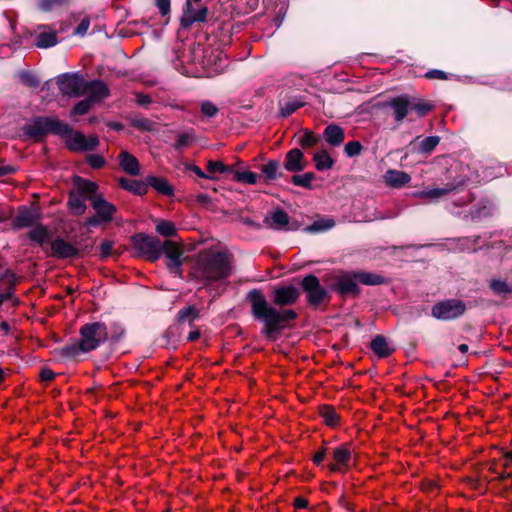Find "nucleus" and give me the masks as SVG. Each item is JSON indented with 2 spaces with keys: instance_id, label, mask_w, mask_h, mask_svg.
Instances as JSON below:
<instances>
[{
  "instance_id": "bb28decb",
  "label": "nucleus",
  "mask_w": 512,
  "mask_h": 512,
  "mask_svg": "<svg viewBox=\"0 0 512 512\" xmlns=\"http://www.w3.org/2000/svg\"><path fill=\"white\" fill-rule=\"evenodd\" d=\"M119 186L137 196H143L147 193L146 178L144 180H133L121 177L118 181Z\"/></svg>"
},
{
  "instance_id": "864d4df0",
  "label": "nucleus",
  "mask_w": 512,
  "mask_h": 512,
  "mask_svg": "<svg viewBox=\"0 0 512 512\" xmlns=\"http://www.w3.org/2000/svg\"><path fill=\"white\" fill-rule=\"evenodd\" d=\"M94 102L86 97L85 99L77 102L71 110V115H85L89 112Z\"/></svg>"
},
{
  "instance_id": "6e6d98bb",
  "label": "nucleus",
  "mask_w": 512,
  "mask_h": 512,
  "mask_svg": "<svg viewBox=\"0 0 512 512\" xmlns=\"http://www.w3.org/2000/svg\"><path fill=\"white\" fill-rule=\"evenodd\" d=\"M362 150H363V146L357 140L347 142L344 147V152H345L346 156L350 157V158L359 156L361 154Z\"/></svg>"
},
{
  "instance_id": "f704fd0d",
  "label": "nucleus",
  "mask_w": 512,
  "mask_h": 512,
  "mask_svg": "<svg viewBox=\"0 0 512 512\" xmlns=\"http://www.w3.org/2000/svg\"><path fill=\"white\" fill-rule=\"evenodd\" d=\"M208 13H209V9L206 6H203V7L199 8L198 10H196V12L194 13L193 16L181 17L180 18V26L185 30H189L191 28V26L196 22H198V23L206 22Z\"/></svg>"
},
{
  "instance_id": "a18cd8bd",
  "label": "nucleus",
  "mask_w": 512,
  "mask_h": 512,
  "mask_svg": "<svg viewBox=\"0 0 512 512\" xmlns=\"http://www.w3.org/2000/svg\"><path fill=\"white\" fill-rule=\"evenodd\" d=\"M207 174L214 176L216 173L224 174L234 172V165H226L222 161L209 160L207 162Z\"/></svg>"
},
{
  "instance_id": "4be33fe9",
  "label": "nucleus",
  "mask_w": 512,
  "mask_h": 512,
  "mask_svg": "<svg viewBox=\"0 0 512 512\" xmlns=\"http://www.w3.org/2000/svg\"><path fill=\"white\" fill-rule=\"evenodd\" d=\"M325 141L332 147H339L345 139L344 129L337 124H329L323 131Z\"/></svg>"
},
{
  "instance_id": "37998d69",
  "label": "nucleus",
  "mask_w": 512,
  "mask_h": 512,
  "mask_svg": "<svg viewBox=\"0 0 512 512\" xmlns=\"http://www.w3.org/2000/svg\"><path fill=\"white\" fill-rule=\"evenodd\" d=\"M155 230L158 234L167 238L177 236V229L172 221L159 220L155 226Z\"/></svg>"
},
{
  "instance_id": "423d86ee",
  "label": "nucleus",
  "mask_w": 512,
  "mask_h": 512,
  "mask_svg": "<svg viewBox=\"0 0 512 512\" xmlns=\"http://www.w3.org/2000/svg\"><path fill=\"white\" fill-rule=\"evenodd\" d=\"M130 242L139 257L150 262H155L161 257L162 241L157 236L139 232L130 237Z\"/></svg>"
},
{
  "instance_id": "20e7f679",
  "label": "nucleus",
  "mask_w": 512,
  "mask_h": 512,
  "mask_svg": "<svg viewBox=\"0 0 512 512\" xmlns=\"http://www.w3.org/2000/svg\"><path fill=\"white\" fill-rule=\"evenodd\" d=\"M41 213L39 209L33 206L20 205L17 207L16 215L11 219V228L15 231L24 228H32L27 237L32 242L37 243L44 249L51 238V234L47 226L41 224Z\"/></svg>"
},
{
  "instance_id": "b1692460",
  "label": "nucleus",
  "mask_w": 512,
  "mask_h": 512,
  "mask_svg": "<svg viewBox=\"0 0 512 512\" xmlns=\"http://www.w3.org/2000/svg\"><path fill=\"white\" fill-rule=\"evenodd\" d=\"M146 184L147 189L151 187L161 195L168 197L174 195V188L165 177L149 175L146 177Z\"/></svg>"
},
{
  "instance_id": "2eb2a0df",
  "label": "nucleus",
  "mask_w": 512,
  "mask_h": 512,
  "mask_svg": "<svg viewBox=\"0 0 512 512\" xmlns=\"http://www.w3.org/2000/svg\"><path fill=\"white\" fill-rule=\"evenodd\" d=\"M410 104V94H401L384 102L383 107L391 108L395 121L401 123L410 112Z\"/></svg>"
},
{
  "instance_id": "dca6fc26",
  "label": "nucleus",
  "mask_w": 512,
  "mask_h": 512,
  "mask_svg": "<svg viewBox=\"0 0 512 512\" xmlns=\"http://www.w3.org/2000/svg\"><path fill=\"white\" fill-rule=\"evenodd\" d=\"M72 182L75 186L74 191H77L82 197L86 200H90L97 198L99 186L96 182L91 181L89 179L83 178L78 175H74L72 177Z\"/></svg>"
},
{
  "instance_id": "2f4dec72",
  "label": "nucleus",
  "mask_w": 512,
  "mask_h": 512,
  "mask_svg": "<svg viewBox=\"0 0 512 512\" xmlns=\"http://www.w3.org/2000/svg\"><path fill=\"white\" fill-rule=\"evenodd\" d=\"M385 180L389 186L400 188L411 181V176L404 171L388 170L385 175Z\"/></svg>"
},
{
  "instance_id": "f257e3e1",
  "label": "nucleus",
  "mask_w": 512,
  "mask_h": 512,
  "mask_svg": "<svg viewBox=\"0 0 512 512\" xmlns=\"http://www.w3.org/2000/svg\"><path fill=\"white\" fill-rule=\"evenodd\" d=\"M301 291L293 285H280L271 292L272 302L269 303L262 290L254 288L247 292L246 301L251 306V315L263 323L261 335L270 341H276L280 333L289 328V322L298 318L293 309H277L294 305Z\"/></svg>"
},
{
  "instance_id": "ea45409f",
  "label": "nucleus",
  "mask_w": 512,
  "mask_h": 512,
  "mask_svg": "<svg viewBox=\"0 0 512 512\" xmlns=\"http://www.w3.org/2000/svg\"><path fill=\"white\" fill-rule=\"evenodd\" d=\"M464 184V181L461 180L457 184L454 183H447L445 187L443 188H433L427 191L423 192V195L430 199H437L440 198L454 190H456L459 186H462Z\"/></svg>"
},
{
  "instance_id": "393cba45",
  "label": "nucleus",
  "mask_w": 512,
  "mask_h": 512,
  "mask_svg": "<svg viewBox=\"0 0 512 512\" xmlns=\"http://www.w3.org/2000/svg\"><path fill=\"white\" fill-rule=\"evenodd\" d=\"M410 103V112H414L419 118L425 117L435 108L433 102L414 95H410Z\"/></svg>"
},
{
  "instance_id": "f8f14e48",
  "label": "nucleus",
  "mask_w": 512,
  "mask_h": 512,
  "mask_svg": "<svg viewBox=\"0 0 512 512\" xmlns=\"http://www.w3.org/2000/svg\"><path fill=\"white\" fill-rule=\"evenodd\" d=\"M160 251L161 255H164L167 259L166 267L169 272L181 277L184 262L182 247L172 240H165L162 241Z\"/></svg>"
},
{
  "instance_id": "49530a36",
  "label": "nucleus",
  "mask_w": 512,
  "mask_h": 512,
  "mask_svg": "<svg viewBox=\"0 0 512 512\" xmlns=\"http://www.w3.org/2000/svg\"><path fill=\"white\" fill-rule=\"evenodd\" d=\"M319 142L320 137L308 129H305L298 139V143L303 149L315 147Z\"/></svg>"
},
{
  "instance_id": "338daca9",
  "label": "nucleus",
  "mask_w": 512,
  "mask_h": 512,
  "mask_svg": "<svg viewBox=\"0 0 512 512\" xmlns=\"http://www.w3.org/2000/svg\"><path fill=\"white\" fill-rule=\"evenodd\" d=\"M424 77L427 79H430V80H432V79L447 80L448 74L442 70L431 69L425 73Z\"/></svg>"
},
{
  "instance_id": "e433bc0d",
  "label": "nucleus",
  "mask_w": 512,
  "mask_h": 512,
  "mask_svg": "<svg viewBox=\"0 0 512 512\" xmlns=\"http://www.w3.org/2000/svg\"><path fill=\"white\" fill-rule=\"evenodd\" d=\"M493 212L494 207L492 204L489 202H480L471 209L470 215L473 220H480L493 216Z\"/></svg>"
},
{
  "instance_id": "8fccbe9b",
  "label": "nucleus",
  "mask_w": 512,
  "mask_h": 512,
  "mask_svg": "<svg viewBox=\"0 0 512 512\" xmlns=\"http://www.w3.org/2000/svg\"><path fill=\"white\" fill-rule=\"evenodd\" d=\"M279 167L280 161L278 160H269L266 164L261 166V172L263 173L266 182L276 180V174Z\"/></svg>"
},
{
  "instance_id": "a19ab883",
  "label": "nucleus",
  "mask_w": 512,
  "mask_h": 512,
  "mask_svg": "<svg viewBox=\"0 0 512 512\" xmlns=\"http://www.w3.org/2000/svg\"><path fill=\"white\" fill-rule=\"evenodd\" d=\"M58 43L56 32H42L36 37L35 45L38 48H50Z\"/></svg>"
},
{
  "instance_id": "aec40b11",
  "label": "nucleus",
  "mask_w": 512,
  "mask_h": 512,
  "mask_svg": "<svg viewBox=\"0 0 512 512\" xmlns=\"http://www.w3.org/2000/svg\"><path fill=\"white\" fill-rule=\"evenodd\" d=\"M67 209L73 216H82L86 210V199L78 194L74 189L68 191Z\"/></svg>"
},
{
  "instance_id": "0eeeda50",
  "label": "nucleus",
  "mask_w": 512,
  "mask_h": 512,
  "mask_svg": "<svg viewBox=\"0 0 512 512\" xmlns=\"http://www.w3.org/2000/svg\"><path fill=\"white\" fill-rule=\"evenodd\" d=\"M356 271H340L333 275L329 287L341 298H358L361 295V288L358 285Z\"/></svg>"
},
{
  "instance_id": "13d9d810",
  "label": "nucleus",
  "mask_w": 512,
  "mask_h": 512,
  "mask_svg": "<svg viewBox=\"0 0 512 512\" xmlns=\"http://www.w3.org/2000/svg\"><path fill=\"white\" fill-rule=\"evenodd\" d=\"M86 162L93 169H101L105 166L106 160L103 156L99 154H88L86 155Z\"/></svg>"
},
{
  "instance_id": "052dcab7",
  "label": "nucleus",
  "mask_w": 512,
  "mask_h": 512,
  "mask_svg": "<svg viewBox=\"0 0 512 512\" xmlns=\"http://www.w3.org/2000/svg\"><path fill=\"white\" fill-rule=\"evenodd\" d=\"M201 112L209 117V118H212V117H215L218 112H219V109L217 108V106L212 103L211 101H204L202 104H201Z\"/></svg>"
},
{
  "instance_id": "4d7b16f0",
  "label": "nucleus",
  "mask_w": 512,
  "mask_h": 512,
  "mask_svg": "<svg viewBox=\"0 0 512 512\" xmlns=\"http://www.w3.org/2000/svg\"><path fill=\"white\" fill-rule=\"evenodd\" d=\"M194 139L193 133L184 132L178 135L177 140L175 142L174 149L177 151H181L182 149L188 147L192 140Z\"/></svg>"
},
{
  "instance_id": "69168bd1",
  "label": "nucleus",
  "mask_w": 512,
  "mask_h": 512,
  "mask_svg": "<svg viewBox=\"0 0 512 512\" xmlns=\"http://www.w3.org/2000/svg\"><path fill=\"white\" fill-rule=\"evenodd\" d=\"M1 277H2V282H5L7 284V286H9V285L16 286L17 276L12 270L5 269L3 271V274L1 275Z\"/></svg>"
},
{
  "instance_id": "5fc2aeb1",
  "label": "nucleus",
  "mask_w": 512,
  "mask_h": 512,
  "mask_svg": "<svg viewBox=\"0 0 512 512\" xmlns=\"http://www.w3.org/2000/svg\"><path fill=\"white\" fill-rule=\"evenodd\" d=\"M302 106H304V103L297 99L288 101L280 107V114L282 117H288Z\"/></svg>"
},
{
  "instance_id": "6e6552de",
  "label": "nucleus",
  "mask_w": 512,
  "mask_h": 512,
  "mask_svg": "<svg viewBox=\"0 0 512 512\" xmlns=\"http://www.w3.org/2000/svg\"><path fill=\"white\" fill-rule=\"evenodd\" d=\"M302 292L306 295L307 304L313 308L330 300L328 290L323 287L320 280L314 274H308L299 283Z\"/></svg>"
},
{
  "instance_id": "680f3d73",
  "label": "nucleus",
  "mask_w": 512,
  "mask_h": 512,
  "mask_svg": "<svg viewBox=\"0 0 512 512\" xmlns=\"http://www.w3.org/2000/svg\"><path fill=\"white\" fill-rule=\"evenodd\" d=\"M155 6L158 8L161 16L165 17L170 14L171 1L170 0H154Z\"/></svg>"
},
{
  "instance_id": "0e129e2a",
  "label": "nucleus",
  "mask_w": 512,
  "mask_h": 512,
  "mask_svg": "<svg viewBox=\"0 0 512 512\" xmlns=\"http://www.w3.org/2000/svg\"><path fill=\"white\" fill-rule=\"evenodd\" d=\"M135 102L137 105L147 108L152 103V97L149 94H144L141 92L135 93Z\"/></svg>"
},
{
  "instance_id": "c85d7f7f",
  "label": "nucleus",
  "mask_w": 512,
  "mask_h": 512,
  "mask_svg": "<svg viewBox=\"0 0 512 512\" xmlns=\"http://www.w3.org/2000/svg\"><path fill=\"white\" fill-rule=\"evenodd\" d=\"M358 283L367 285V286H379L384 285L388 281L387 279L381 275L374 272L364 271V270H355Z\"/></svg>"
},
{
  "instance_id": "79ce46f5",
  "label": "nucleus",
  "mask_w": 512,
  "mask_h": 512,
  "mask_svg": "<svg viewBox=\"0 0 512 512\" xmlns=\"http://www.w3.org/2000/svg\"><path fill=\"white\" fill-rule=\"evenodd\" d=\"M19 81L26 87L29 88H37L39 87L41 81L36 75V73L30 70H22L17 75Z\"/></svg>"
},
{
  "instance_id": "7c9ffc66",
  "label": "nucleus",
  "mask_w": 512,
  "mask_h": 512,
  "mask_svg": "<svg viewBox=\"0 0 512 512\" xmlns=\"http://www.w3.org/2000/svg\"><path fill=\"white\" fill-rule=\"evenodd\" d=\"M68 139L65 141L66 148L71 152H86V136L80 132H74L72 130V134L66 135Z\"/></svg>"
},
{
  "instance_id": "4468645a",
  "label": "nucleus",
  "mask_w": 512,
  "mask_h": 512,
  "mask_svg": "<svg viewBox=\"0 0 512 512\" xmlns=\"http://www.w3.org/2000/svg\"><path fill=\"white\" fill-rule=\"evenodd\" d=\"M349 443H343L333 450L332 458L333 463L326 465V468L330 473H336L342 471L344 468L350 466L352 460V451Z\"/></svg>"
},
{
  "instance_id": "ddd939ff",
  "label": "nucleus",
  "mask_w": 512,
  "mask_h": 512,
  "mask_svg": "<svg viewBox=\"0 0 512 512\" xmlns=\"http://www.w3.org/2000/svg\"><path fill=\"white\" fill-rule=\"evenodd\" d=\"M50 249L52 256L58 259H73L78 257L81 252H88L87 246L83 249H80L62 237H57L51 241Z\"/></svg>"
},
{
  "instance_id": "a211bd4d",
  "label": "nucleus",
  "mask_w": 512,
  "mask_h": 512,
  "mask_svg": "<svg viewBox=\"0 0 512 512\" xmlns=\"http://www.w3.org/2000/svg\"><path fill=\"white\" fill-rule=\"evenodd\" d=\"M80 345L78 339H70L66 345L55 348L52 353L58 360H76L81 354H86Z\"/></svg>"
},
{
  "instance_id": "c9c22d12",
  "label": "nucleus",
  "mask_w": 512,
  "mask_h": 512,
  "mask_svg": "<svg viewBox=\"0 0 512 512\" xmlns=\"http://www.w3.org/2000/svg\"><path fill=\"white\" fill-rule=\"evenodd\" d=\"M489 288L491 291L502 298L512 297V284L501 279H492L489 282Z\"/></svg>"
},
{
  "instance_id": "09e8293b",
  "label": "nucleus",
  "mask_w": 512,
  "mask_h": 512,
  "mask_svg": "<svg viewBox=\"0 0 512 512\" xmlns=\"http://www.w3.org/2000/svg\"><path fill=\"white\" fill-rule=\"evenodd\" d=\"M316 178L315 173L306 172L302 175L294 174L291 176L290 181L299 187H303L305 189H312V181Z\"/></svg>"
},
{
  "instance_id": "1a4fd4ad",
  "label": "nucleus",
  "mask_w": 512,
  "mask_h": 512,
  "mask_svg": "<svg viewBox=\"0 0 512 512\" xmlns=\"http://www.w3.org/2000/svg\"><path fill=\"white\" fill-rule=\"evenodd\" d=\"M91 206L95 211V214L85 219L83 226L86 227H97L101 223H110L117 212V207L113 203L107 201L102 194L98 195L97 198L92 199Z\"/></svg>"
},
{
  "instance_id": "e2e57ef3",
  "label": "nucleus",
  "mask_w": 512,
  "mask_h": 512,
  "mask_svg": "<svg viewBox=\"0 0 512 512\" xmlns=\"http://www.w3.org/2000/svg\"><path fill=\"white\" fill-rule=\"evenodd\" d=\"M113 242L110 240H103L99 246L100 258L106 259L112 254Z\"/></svg>"
},
{
  "instance_id": "7ed1b4c3",
  "label": "nucleus",
  "mask_w": 512,
  "mask_h": 512,
  "mask_svg": "<svg viewBox=\"0 0 512 512\" xmlns=\"http://www.w3.org/2000/svg\"><path fill=\"white\" fill-rule=\"evenodd\" d=\"M23 140L42 143L49 135L66 136L72 134V127L56 116H34L22 127Z\"/></svg>"
},
{
  "instance_id": "de8ad7c7",
  "label": "nucleus",
  "mask_w": 512,
  "mask_h": 512,
  "mask_svg": "<svg viewBox=\"0 0 512 512\" xmlns=\"http://www.w3.org/2000/svg\"><path fill=\"white\" fill-rule=\"evenodd\" d=\"M440 142L439 136H428L420 141L417 152L423 155H429Z\"/></svg>"
},
{
  "instance_id": "9b49d317",
  "label": "nucleus",
  "mask_w": 512,
  "mask_h": 512,
  "mask_svg": "<svg viewBox=\"0 0 512 512\" xmlns=\"http://www.w3.org/2000/svg\"><path fill=\"white\" fill-rule=\"evenodd\" d=\"M466 310L467 305L464 301L450 298L435 303L431 315L441 321H451L463 316Z\"/></svg>"
},
{
  "instance_id": "603ef678",
  "label": "nucleus",
  "mask_w": 512,
  "mask_h": 512,
  "mask_svg": "<svg viewBox=\"0 0 512 512\" xmlns=\"http://www.w3.org/2000/svg\"><path fill=\"white\" fill-rule=\"evenodd\" d=\"M70 0H38L37 6L43 12H50L54 9L68 6Z\"/></svg>"
},
{
  "instance_id": "a878e982",
  "label": "nucleus",
  "mask_w": 512,
  "mask_h": 512,
  "mask_svg": "<svg viewBox=\"0 0 512 512\" xmlns=\"http://www.w3.org/2000/svg\"><path fill=\"white\" fill-rule=\"evenodd\" d=\"M290 217L286 211L281 208H277L271 215L265 216L263 223L276 230L283 229L287 225H289Z\"/></svg>"
},
{
  "instance_id": "bf43d9fd",
  "label": "nucleus",
  "mask_w": 512,
  "mask_h": 512,
  "mask_svg": "<svg viewBox=\"0 0 512 512\" xmlns=\"http://www.w3.org/2000/svg\"><path fill=\"white\" fill-rule=\"evenodd\" d=\"M184 169L186 171H190L195 173L198 177L202 179H208V180H216L217 178L212 175H208L205 173L199 166L195 165L194 163H185Z\"/></svg>"
},
{
  "instance_id": "c756f323",
  "label": "nucleus",
  "mask_w": 512,
  "mask_h": 512,
  "mask_svg": "<svg viewBox=\"0 0 512 512\" xmlns=\"http://www.w3.org/2000/svg\"><path fill=\"white\" fill-rule=\"evenodd\" d=\"M318 412L327 426L334 428L340 425L341 417L334 406L328 404L320 405Z\"/></svg>"
},
{
  "instance_id": "39448f33",
  "label": "nucleus",
  "mask_w": 512,
  "mask_h": 512,
  "mask_svg": "<svg viewBox=\"0 0 512 512\" xmlns=\"http://www.w3.org/2000/svg\"><path fill=\"white\" fill-rule=\"evenodd\" d=\"M80 349L86 353L96 350L102 343L108 341V327L104 322H90L79 329Z\"/></svg>"
},
{
  "instance_id": "473e14b6",
  "label": "nucleus",
  "mask_w": 512,
  "mask_h": 512,
  "mask_svg": "<svg viewBox=\"0 0 512 512\" xmlns=\"http://www.w3.org/2000/svg\"><path fill=\"white\" fill-rule=\"evenodd\" d=\"M200 317L199 310L194 305H188L182 307L176 315V321L179 324L188 322L190 327H194V322Z\"/></svg>"
},
{
  "instance_id": "cd10ccee",
  "label": "nucleus",
  "mask_w": 512,
  "mask_h": 512,
  "mask_svg": "<svg viewBox=\"0 0 512 512\" xmlns=\"http://www.w3.org/2000/svg\"><path fill=\"white\" fill-rule=\"evenodd\" d=\"M180 338V328L178 325H170L160 338V346L167 349H176Z\"/></svg>"
},
{
  "instance_id": "58836bf2",
  "label": "nucleus",
  "mask_w": 512,
  "mask_h": 512,
  "mask_svg": "<svg viewBox=\"0 0 512 512\" xmlns=\"http://www.w3.org/2000/svg\"><path fill=\"white\" fill-rule=\"evenodd\" d=\"M335 226V221L332 218H320L315 220L311 225L306 226L303 230L307 233H320L325 232Z\"/></svg>"
},
{
  "instance_id": "6ab92c4d",
  "label": "nucleus",
  "mask_w": 512,
  "mask_h": 512,
  "mask_svg": "<svg viewBox=\"0 0 512 512\" xmlns=\"http://www.w3.org/2000/svg\"><path fill=\"white\" fill-rule=\"evenodd\" d=\"M370 349L374 354L381 359L388 358L395 352V347L388 341V339L381 334L372 338L369 343Z\"/></svg>"
},
{
  "instance_id": "f3484780",
  "label": "nucleus",
  "mask_w": 512,
  "mask_h": 512,
  "mask_svg": "<svg viewBox=\"0 0 512 512\" xmlns=\"http://www.w3.org/2000/svg\"><path fill=\"white\" fill-rule=\"evenodd\" d=\"M307 161L299 148L289 150L284 157L283 167L288 172L298 173L306 168Z\"/></svg>"
},
{
  "instance_id": "9d476101",
  "label": "nucleus",
  "mask_w": 512,
  "mask_h": 512,
  "mask_svg": "<svg viewBox=\"0 0 512 512\" xmlns=\"http://www.w3.org/2000/svg\"><path fill=\"white\" fill-rule=\"evenodd\" d=\"M56 84L64 96L80 97L87 93V80L79 72H66L58 75Z\"/></svg>"
},
{
  "instance_id": "412c9836",
  "label": "nucleus",
  "mask_w": 512,
  "mask_h": 512,
  "mask_svg": "<svg viewBox=\"0 0 512 512\" xmlns=\"http://www.w3.org/2000/svg\"><path fill=\"white\" fill-rule=\"evenodd\" d=\"M87 92L89 93L87 97L94 103L107 98L110 95L108 86L100 79L87 81Z\"/></svg>"
},
{
  "instance_id": "774afa93",
  "label": "nucleus",
  "mask_w": 512,
  "mask_h": 512,
  "mask_svg": "<svg viewBox=\"0 0 512 512\" xmlns=\"http://www.w3.org/2000/svg\"><path fill=\"white\" fill-rule=\"evenodd\" d=\"M90 27V19L84 17L74 30V34L78 36H84Z\"/></svg>"
},
{
  "instance_id": "f03ea898",
  "label": "nucleus",
  "mask_w": 512,
  "mask_h": 512,
  "mask_svg": "<svg viewBox=\"0 0 512 512\" xmlns=\"http://www.w3.org/2000/svg\"><path fill=\"white\" fill-rule=\"evenodd\" d=\"M233 255L226 251L206 248L199 251L190 268V276L206 286L211 282L227 279L232 274Z\"/></svg>"
},
{
  "instance_id": "3c124183",
  "label": "nucleus",
  "mask_w": 512,
  "mask_h": 512,
  "mask_svg": "<svg viewBox=\"0 0 512 512\" xmlns=\"http://www.w3.org/2000/svg\"><path fill=\"white\" fill-rule=\"evenodd\" d=\"M132 127L146 132H152L155 130L156 123L145 117H135L130 120Z\"/></svg>"
},
{
  "instance_id": "4c0bfd02",
  "label": "nucleus",
  "mask_w": 512,
  "mask_h": 512,
  "mask_svg": "<svg viewBox=\"0 0 512 512\" xmlns=\"http://www.w3.org/2000/svg\"><path fill=\"white\" fill-rule=\"evenodd\" d=\"M108 327V341H110L111 344H116L119 341L123 340L126 335V329L123 326V324L119 321H113Z\"/></svg>"
},
{
  "instance_id": "5701e85b",
  "label": "nucleus",
  "mask_w": 512,
  "mask_h": 512,
  "mask_svg": "<svg viewBox=\"0 0 512 512\" xmlns=\"http://www.w3.org/2000/svg\"><path fill=\"white\" fill-rule=\"evenodd\" d=\"M121 169L129 175L138 176L140 174V164L135 156L123 150L118 155Z\"/></svg>"
},
{
  "instance_id": "c03bdc74",
  "label": "nucleus",
  "mask_w": 512,
  "mask_h": 512,
  "mask_svg": "<svg viewBox=\"0 0 512 512\" xmlns=\"http://www.w3.org/2000/svg\"><path fill=\"white\" fill-rule=\"evenodd\" d=\"M233 180L239 183H246L255 185L257 183V179L259 178L258 174L252 171H241L234 167Z\"/></svg>"
},
{
  "instance_id": "72a5a7b5",
  "label": "nucleus",
  "mask_w": 512,
  "mask_h": 512,
  "mask_svg": "<svg viewBox=\"0 0 512 512\" xmlns=\"http://www.w3.org/2000/svg\"><path fill=\"white\" fill-rule=\"evenodd\" d=\"M313 161L315 163V168L318 171L330 170L333 168L335 164V160L329 155V153L325 149H322L314 153Z\"/></svg>"
}]
</instances>
